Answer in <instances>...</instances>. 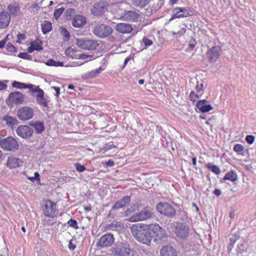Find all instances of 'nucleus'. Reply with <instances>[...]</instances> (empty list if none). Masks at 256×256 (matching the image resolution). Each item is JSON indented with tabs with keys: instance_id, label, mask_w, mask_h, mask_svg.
<instances>
[{
	"instance_id": "nucleus-44",
	"label": "nucleus",
	"mask_w": 256,
	"mask_h": 256,
	"mask_svg": "<svg viewBox=\"0 0 256 256\" xmlns=\"http://www.w3.org/2000/svg\"><path fill=\"white\" fill-rule=\"evenodd\" d=\"M74 166L76 170L80 172H83L86 170V168L84 166L82 165L79 162L75 163Z\"/></svg>"
},
{
	"instance_id": "nucleus-24",
	"label": "nucleus",
	"mask_w": 256,
	"mask_h": 256,
	"mask_svg": "<svg viewBox=\"0 0 256 256\" xmlns=\"http://www.w3.org/2000/svg\"><path fill=\"white\" fill-rule=\"evenodd\" d=\"M42 42L39 39L36 38L35 40L30 42V46L28 47L27 51L29 53L32 52L34 50H42Z\"/></svg>"
},
{
	"instance_id": "nucleus-60",
	"label": "nucleus",
	"mask_w": 256,
	"mask_h": 256,
	"mask_svg": "<svg viewBox=\"0 0 256 256\" xmlns=\"http://www.w3.org/2000/svg\"><path fill=\"white\" fill-rule=\"evenodd\" d=\"M196 46V42H190L188 44V46L190 50H192Z\"/></svg>"
},
{
	"instance_id": "nucleus-31",
	"label": "nucleus",
	"mask_w": 256,
	"mask_h": 256,
	"mask_svg": "<svg viewBox=\"0 0 256 256\" xmlns=\"http://www.w3.org/2000/svg\"><path fill=\"white\" fill-rule=\"evenodd\" d=\"M238 178V176L236 172L234 170H230V172H227L224 178H223V180H230L232 182L236 181Z\"/></svg>"
},
{
	"instance_id": "nucleus-26",
	"label": "nucleus",
	"mask_w": 256,
	"mask_h": 256,
	"mask_svg": "<svg viewBox=\"0 0 256 256\" xmlns=\"http://www.w3.org/2000/svg\"><path fill=\"white\" fill-rule=\"evenodd\" d=\"M221 54V48L219 46H215L209 50V61L214 62L218 58Z\"/></svg>"
},
{
	"instance_id": "nucleus-15",
	"label": "nucleus",
	"mask_w": 256,
	"mask_h": 256,
	"mask_svg": "<svg viewBox=\"0 0 256 256\" xmlns=\"http://www.w3.org/2000/svg\"><path fill=\"white\" fill-rule=\"evenodd\" d=\"M108 4L104 2H96L91 10V12L94 16H101L107 11Z\"/></svg>"
},
{
	"instance_id": "nucleus-47",
	"label": "nucleus",
	"mask_w": 256,
	"mask_h": 256,
	"mask_svg": "<svg viewBox=\"0 0 256 256\" xmlns=\"http://www.w3.org/2000/svg\"><path fill=\"white\" fill-rule=\"evenodd\" d=\"M244 146L240 144H236L234 147V150L236 152L240 153L244 150Z\"/></svg>"
},
{
	"instance_id": "nucleus-38",
	"label": "nucleus",
	"mask_w": 256,
	"mask_h": 256,
	"mask_svg": "<svg viewBox=\"0 0 256 256\" xmlns=\"http://www.w3.org/2000/svg\"><path fill=\"white\" fill-rule=\"evenodd\" d=\"M64 10V8L63 7H62L60 8H58V9H56L54 12V17L56 18V19H58L61 14H62Z\"/></svg>"
},
{
	"instance_id": "nucleus-1",
	"label": "nucleus",
	"mask_w": 256,
	"mask_h": 256,
	"mask_svg": "<svg viewBox=\"0 0 256 256\" xmlns=\"http://www.w3.org/2000/svg\"><path fill=\"white\" fill-rule=\"evenodd\" d=\"M147 224L138 223L132 224L130 227V232L132 236L140 242L149 244H150V236L146 234Z\"/></svg>"
},
{
	"instance_id": "nucleus-50",
	"label": "nucleus",
	"mask_w": 256,
	"mask_h": 256,
	"mask_svg": "<svg viewBox=\"0 0 256 256\" xmlns=\"http://www.w3.org/2000/svg\"><path fill=\"white\" fill-rule=\"evenodd\" d=\"M255 138L252 135H248L246 136V140L248 144H252Z\"/></svg>"
},
{
	"instance_id": "nucleus-48",
	"label": "nucleus",
	"mask_w": 256,
	"mask_h": 256,
	"mask_svg": "<svg viewBox=\"0 0 256 256\" xmlns=\"http://www.w3.org/2000/svg\"><path fill=\"white\" fill-rule=\"evenodd\" d=\"M26 86L29 88H26L29 89L31 92H36L37 94V92H36L38 90H42L39 88L38 86H35L32 84H26Z\"/></svg>"
},
{
	"instance_id": "nucleus-29",
	"label": "nucleus",
	"mask_w": 256,
	"mask_h": 256,
	"mask_svg": "<svg viewBox=\"0 0 256 256\" xmlns=\"http://www.w3.org/2000/svg\"><path fill=\"white\" fill-rule=\"evenodd\" d=\"M196 108L202 112H208V104L206 100H198L196 104Z\"/></svg>"
},
{
	"instance_id": "nucleus-43",
	"label": "nucleus",
	"mask_w": 256,
	"mask_h": 256,
	"mask_svg": "<svg viewBox=\"0 0 256 256\" xmlns=\"http://www.w3.org/2000/svg\"><path fill=\"white\" fill-rule=\"evenodd\" d=\"M186 32V29L185 28H182L178 32H172V34L174 36H176L177 37L180 38L184 35Z\"/></svg>"
},
{
	"instance_id": "nucleus-10",
	"label": "nucleus",
	"mask_w": 256,
	"mask_h": 256,
	"mask_svg": "<svg viewBox=\"0 0 256 256\" xmlns=\"http://www.w3.org/2000/svg\"><path fill=\"white\" fill-rule=\"evenodd\" d=\"M34 116V110L28 106H24L19 108L17 112L18 118L22 121L29 120Z\"/></svg>"
},
{
	"instance_id": "nucleus-28",
	"label": "nucleus",
	"mask_w": 256,
	"mask_h": 256,
	"mask_svg": "<svg viewBox=\"0 0 256 256\" xmlns=\"http://www.w3.org/2000/svg\"><path fill=\"white\" fill-rule=\"evenodd\" d=\"M3 120L6 122V125L12 128L14 126L18 124V120L16 118L6 115L4 116Z\"/></svg>"
},
{
	"instance_id": "nucleus-27",
	"label": "nucleus",
	"mask_w": 256,
	"mask_h": 256,
	"mask_svg": "<svg viewBox=\"0 0 256 256\" xmlns=\"http://www.w3.org/2000/svg\"><path fill=\"white\" fill-rule=\"evenodd\" d=\"M30 125L32 126V128H34L35 132L36 134H42L44 130V126L42 122L38 121L35 122H32L30 124Z\"/></svg>"
},
{
	"instance_id": "nucleus-7",
	"label": "nucleus",
	"mask_w": 256,
	"mask_h": 256,
	"mask_svg": "<svg viewBox=\"0 0 256 256\" xmlns=\"http://www.w3.org/2000/svg\"><path fill=\"white\" fill-rule=\"evenodd\" d=\"M24 100V94L19 92H14L9 94L6 102L9 106L12 107L14 104H22Z\"/></svg>"
},
{
	"instance_id": "nucleus-45",
	"label": "nucleus",
	"mask_w": 256,
	"mask_h": 256,
	"mask_svg": "<svg viewBox=\"0 0 256 256\" xmlns=\"http://www.w3.org/2000/svg\"><path fill=\"white\" fill-rule=\"evenodd\" d=\"M6 49L8 52H14L16 51V48L11 43L8 42L6 45Z\"/></svg>"
},
{
	"instance_id": "nucleus-42",
	"label": "nucleus",
	"mask_w": 256,
	"mask_h": 256,
	"mask_svg": "<svg viewBox=\"0 0 256 256\" xmlns=\"http://www.w3.org/2000/svg\"><path fill=\"white\" fill-rule=\"evenodd\" d=\"M34 176H26V178L30 180L32 182H34L36 180V181L40 182V176L38 172H34Z\"/></svg>"
},
{
	"instance_id": "nucleus-62",
	"label": "nucleus",
	"mask_w": 256,
	"mask_h": 256,
	"mask_svg": "<svg viewBox=\"0 0 256 256\" xmlns=\"http://www.w3.org/2000/svg\"><path fill=\"white\" fill-rule=\"evenodd\" d=\"M214 194L218 196H220L221 194H222V192L221 190H220V189H216L214 191Z\"/></svg>"
},
{
	"instance_id": "nucleus-59",
	"label": "nucleus",
	"mask_w": 256,
	"mask_h": 256,
	"mask_svg": "<svg viewBox=\"0 0 256 256\" xmlns=\"http://www.w3.org/2000/svg\"><path fill=\"white\" fill-rule=\"evenodd\" d=\"M114 161L112 160H108V162H107L106 163V166H109V167H112L114 166Z\"/></svg>"
},
{
	"instance_id": "nucleus-35",
	"label": "nucleus",
	"mask_w": 256,
	"mask_h": 256,
	"mask_svg": "<svg viewBox=\"0 0 256 256\" xmlns=\"http://www.w3.org/2000/svg\"><path fill=\"white\" fill-rule=\"evenodd\" d=\"M60 32L63 37L64 38L65 40H68L70 38V34L69 32L64 28H60Z\"/></svg>"
},
{
	"instance_id": "nucleus-6",
	"label": "nucleus",
	"mask_w": 256,
	"mask_h": 256,
	"mask_svg": "<svg viewBox=\"0 0 256 256\" xmlns=\"http://www.w3.org/2000/svg\"><path fill=\"white\" fill-rule=\"evenodd\" d=\"M153 216L152 210L150 208H145L143 210L138 213L132 216L129 218L128 221L130 222H135L144 220L150 219Z\"/></svg>"
},
{
	"instance_id": "nucleus-14",
	"label": "nucleus",
	"mask_w": 256,
	"mask_h": 256,
	"mask_svg": "<svg viewBox=\"0 0 256 256\" xmlns=\"http://www.w3.org/2000/svg\"><path fill=\"white\" fill-rule=\"evenodd\" d=\"M174 232L177 237L183 239L188 236L190 230L186 224L179 222L176 224Z\"/></svg>"
},
{
	"instance_id": "nucleus-56",
	"label": "nucleus",
	"mask_w": 256,
	"mask_h": 256,
	"mask_svg": "<svg viewBox=\"0 0 256 256\" xmlns=\"http://www.w3.org/2000/svg\"><path fill=\"white\" fill-rule=\"evenodd\" d=\"M56 61H54V60H52V59H49L46 63V64L47 66H56Z\"/></svg>"
},
{
	"instance_id": "nucleus-53",
	"label": "nucleus",
	"mask_w": 256,
	"mask_h": 256,
	"mask_svg": "<svg viewBox=\"0 0 256 256\" xmlns=\"http://www.w3.org/2000/svg\"><path fill=\"white\" fill-rule=\"evenodd\" d=\"M17 38L16 42L18 44H21V40L25 38V36L24 34H18L17 35Z\"/></svg>"
},
{
	"instance_id": "nucleus-8",
	"label": "nucleus",
	"mask_w": 256,
	"mask_h": 256,
	"mask_svg": "<svg viewBox=\"0 0 256 256\" xmlns=\"http://www.w3.org/2000/svg\"><path fill=\"white\" fill-rule=\"evenodd\" d=\"M43 213L46 216L51 218L55 217L58 213L56 204L50 200H46L43 209Z\"/></svg>"
},
{
	"instance_id": "nucleus-36",
	"label": "nucleus",
	"mask_w": 256,
	"mask_h": 256,
	"mask_svg": "<svg viewBox=\"0 0 256 256\" xmlns=\"http://www.w3.org/2000/svg\"><path fill=\"white\" fill-rule=\"evenodd\" d=\"M8 10L10 14H15L20 10V7L10 4L8 6Z\"/></svg>"
},
{
	"instance_id": "nucleus-61",
	"label": "nucleus",
	"mask_w": 256,
	"mask_h": 256,
	"mask_svg": "<svg viewBox=\"0 0 256 256\" xmlns=\"http://www.w3.org/2000/svg\"><path fill=\"white\" fill-rule=\"evenodd\" d=\"M52 88L56 92V96H58L60 95V88L58 86H53Z\"/></svg>"
},
{
	"instance_id": "nucleus-34",
	"label": "nucleus",
	"mask_w": 256,
	"mask_h": 256,
	"mask_svg": "<svg viewBox=\"0 0 256 256\" xmlns=\"http://www.w3.org/2000/svg\"><path fill=\"white\" fill-rule=\"evenodd\" d=\"M12 87L18 88V89H23V88H28V86H26V84L17 81H14L12 84Z\"/></svg>"
},
{
	"instance_id": "nucleus-52",
	"label": "nucleus",
	"mask_w": 256,
	"mask_h": 256,
	"mask_svg": "<svg viewBox=\"0 0 256 256\" xmlns=\"http://www.w3.org/2000/svg\"><path fill=\"white\" fill-rule=\"evenodd\" d=\"M74 240H70L68 242V248L70 250H74L76 248V244L73 243Z\"/></svg>"
},
{
	"instance_id": "nucleus-57",
	"label": "nucleus",
	"mask_w": 256,
	"mask_h": 256,
	"mask_svg": "<svg viewBox=\"0 0 256 256\" xmlns=\"http://www.w3.org/2000/svg\"><path fill=\"white\" fill-rule=\"evenodd\" d=\"M8 87L7 84L0 81V91L6 90Z\"/></svg>"
},
{
	"instance_id": "nucleus-46",
	"label": "nucleus",
	"mask_w": 256,
	"mask_h": 256,
	"mask_svg": "<svg viewBox=\"0 0 256 256\" xmlns=\"http://www.w3.org/2000/svg\"><path fill=\"white\" fill-rule=\"evenodd\" d=\"M142 41L143 43L144 44L146 48H148V47L152 46L153 44L152 41L146 37H144L142 40Z\"/></svg>"
},
{
	"instance_id": "nucleus-39",
	"label": "nucleus",
	"mask_w": 256,
	"mask_h": 256,
	"mask_svg": "<svg viewBox=\"0 0 256 256\" xmlns=\"http://www.w3.org/2000/svg\"><path fill=\"white\" fill-rule=\"evenodd\" d=\"M209 170L216 174H219L220 173V170L218 166L210 164H209Z\"/></svg>"
},
{
	"instance_id": "nucleus-21",
	"label": "nucleus",
	"mask_w": 256,
	"mask_h": 256,
	"mask_svg": "<svg viewBox=\"0 0 256 256\" xmlns=\"http://www.w3.org/2000/svg\"><path fill=\"white\" fill-rule=\"evenodd\" d=\"M115 30L118 32L122 34H130L133 30L132 25L126 23H118L115 27Z\"/></svg>"
},
{
	"instance_id": "nucleus-22",
	"label": "nucleus",
	"mask_w": 256,
	"mask_h": 256,
	"mask_svg": "<svg viewBox=\"0 0 256 256\" xmlns=\"http://www.w3.org/2000/svg\"><path fill=\"white\" fill-rule=\"evenodd\" d=\"M160 256H177L176 250L170 246H164L160 250Z\"/></svg>"
},
{
	"instance_id": "nucleus-5",
	"label": "nucleus",
	"mask_w": 256,
	"mask_h": 256,
	"mask_svg": "<svg viewBox=\"0 0 256 256\" xmlns=\"http://www.w3.org/2000/svg\"><path fill=\"white\" fill-rule=\"evenodd\" d=\"M0 146L3 150L14 152L18 150L19 144L14 138L8 136L4 139L0 138Z\"/></svg>"
},
{
	"instance_id": "nucleus-37",
	"label": "nucleus",
	"mask_w": 256,
	"mask_h": 256,
	"mask_svg": "<svg viewBox=\"0 0 256 256\" xmlns=\"http://www.w3.org/2000/svg\"><path fill=\"white\" fill-rule=\"evenodd\" d=\"M199 98V96L196 92L192 91L189 95V100L192 102H195Z\"/></svg>"
},
{
	"instance_id": "nucleus-19",
	"label": "nucleus",
	"mask_w": 256,
	"mask_h": 256,
	"mask_svg": "<svg viewBox=\"0 0 256 256\" xmlns=\"http://www.w3.org/2000/svg\"><path fill=\"white\" fill-rule=\"evenodd\" d=\"M10 16L9 14L5 10L0 12V29L6 28L10 24Z\"/></svg>"
},
{
	"instance_id": "nucleus-12",
	"label": "nucleus",
	"mask_w": 256,
	"mask_h": 256,
	"mask_svg": "<svg viewBox=\"0 0 256 256\" xmlns=\"http://www.w3.org/2000/svg\"><path fill=\"white\" fill-rule=\"evenodd\" d=\"M34 132L32 128L28 125L19 126L16 130V134L24 139H28L31 138Z\"/></svg>"
},
{
	"instance_id": "nucleus-3",
	"label": "nucleus",
	"mask_w": 256,
	"mask_h": 256,
	"mask_svg": "<svg viewBox=\"0 0 256 256\" xmlns=\"http://www.w3.org/2000/svg\"><path fill=\"white\" fill-rule=\"evenodd\" d=\"M76 44L80 48L88 50H96L100 45L98 40L88 38L77 39Z\"/></svg>"
},
{
	"instance_id": "nucleus-23",
	"label": "nucleus",
	"mask_w": 256,
	"mask_h": 256,
	"mask_svg": "<svg viewBox=\"0 0 256 256\" xmlns=\"http://www.w3.org/2000/svg\"><path fill=\"white\" fill-rule=\"evenodd\" d=\"M130 202V197L126 196H124L121 200L116 202L112 207V210H116L126 206Z\"/></svg>"
},
{
	"instance_id": "nucleus-58",
	"label": "nucleus",
	"mask_w": 256,
	"mask_h": 256,
	"mask_svg": "<svg viewBox=\"0 0 256 256\" xmlns=\"http://www.w3.org/2000/svg\"><path fill=\"white\" fill-rule=\"evenodd\" d=\"M8 36H7L6 37H8ZM6 40H7V38H6L0 41V48H3L4 46V45L6 44Z\"/></svg>"
},
{
	"instance_id": "nucleus-33",
	"label": "nucleus",
	"mask_w": 256,
	"mask_h": 256,
	"mask_svg": "<svg viewBox=\"0 0 256 256\" xmlns=\"http://www.w3.org/2000/svg\"><path fill=\"white\" fill-rule=\"evenodd\" d=\"M134 6L139 8H144L149 3V0H132Z\"/></svg>"
},
{
	"instance_id": "nucleus-4",
	"label": "nucleus",
	"mask_w": 256,
	"mask_h": 256,
	"mask_svg": "<svg viewBox=\"0 0 256 256\" xmlns=\"http://www.w3.org/2000/svg\"><path fill=\"white\" fill-rule=\"evenodd\" d=\"M157 211L168 218H174L176 215V210L174 206L166 202H160L156 204Z\"/></svg>"
},
{
	"instance_id": "nucleus-16",
	"label": "nucleus",
	"mask_w": 256,
	"mask_h": 256,
	"mask_svg": "<svg viewBox=\"0 0 256 256\" xmlns=\"http://www.w3.org/2000/svg\"><path fill=\"white\" fill-rule=\"evenodd\" d=\"M36 95L37 103L42 108H48L50 101L44 97V92L42 90H38Z\"/></svg>"
},
{
	"instance_id": "nucleus-64",
	"label": "nucleus",
	"mask_w": 256,
	"mask_h": 256,
	"mask_svg": "<svg viewBox=\"0 0 256 256\" xmlns=\"http://www.w3.org/2000/svg\"><path fill=\"white\" fill-rule=\"evenodd\" d=\"M84 210L86 212H90L92 210V206L90 205L84 207Z\"/></svg>"
},
{
	"instance_id": "nucleus-51",
	"label": "nucleus",
	"mask_w": 256,
	"mask_h": 256,
	"mask_svg": "<svg viewBox=\"0 0 256 256\" xmlns=\"http://www.w3.org/2000/svg\"><path fill=\"white\" fill-rule=\"evenodd\" d=\"M66 13L68 16H73L76 15V10L74 8H68L66 10Z\"/></svg>"
},
{
	"instance_id": "nucleus-13",
	"label": "nucleus",
	"mask_w": 256,
	"mask_h": 256,
	"mask_svg": "<svg viewBox=\"0 0 256 256\" xmlns=\"http://www.w3.org/2000/svg\"><path fill=\"white\" fill-rule=\"evenodd\" d=\"M172 14L170 21L175 18H186L190 16L189 8L186 7H176L172 10Z\"/></svg>"
},
{
	"instance_id": "nucleus-18",
	"label": "nucleus",
	"mask_w": 256,
	"mask_h": 256,
	"mask_svg": "<svg viewBox=\"0 0 256 256\" xmlns=\"http://www.w3.org/2000/svg\"><path fill=\"white\" fill-rule=\"evenodd\" d=\"M24 162L20 158L10 156L8 158L6 166L10 169L16 168L22 166Z\"/></svg>"
},
{
	"instance_id": "nucleus-41",
	"label": "nucleus",
	"mask_w": 256,
	"mask_h": 256,
	"mask_svg": "<svg viewBox=\"0 0 256 256\" xmlns=\"http://www.w3.org/2000/svg\"><path fill=\"white\" fill-rule=\"evenodd\" d=\"M103 69H102L101 68V67H100L98 68V69H96V70H92L90 73H89V76L90 78H94V77H95L98 74H99L100 72Z\"/></svg>"
},
{
	"instance_id": "nucleus-2",
	"label": "nucleus",
	"mask_w": 256,
	"mask_h": 256,
	"mask_svg": "<svg viewBox=\"0 0 256 256\" xmlns=\"http://www.w3.org/2000/svg\"><path fill=\"white\" fill-rule=\"evenodd\" d=\"M146 234H149L150 236V242L152 237L155 238L156 240H162L166 237V233L160 226L156 224H147Z\"/></svg>"
},
{
	"instance_id": "nucleus-9",
	"label": "nucleus",
	"mask_w": 256,
	"mask_h": 256,
	"mask_svg": "<svg viewBox=\"0 0 256 256\" xmlns=\"http://www.w3.org/2000/svg\"><path fill=\"white\" fill-rule=\"evenodd\" d=\"M113 30L110 26L102 24L96 25L93 30L94 34L100 38L107 37L111 34Z\"/></svg>"
},
{
	"instance_id": "nucleus-17",
	"label": "nucleus",
	"mask_w": 256,
	"mask_h": 256,
	"mask_svg": "<svg viewBox=\"0 0 256 256\" xmlns=\"http://www.w3.org/2000/svg\"><path fill=\"white\" fill-rule=\"evenodd\" d=\"M86 18L82 14L74 15L72 19V24L75 28H81L86 24Z\"/></svg>"
},
{
	"instance_id": "nucleus-63",
	"label": "nucleus",
	"mask_w": 256,
	"mask_h": 256,
	"mask_svg": "<svg viewBox=\"0 0 256 256\" xmlns=\"http://www.w3.org/2000/svg\"><path fill=\"white\" fill-rule=\"evenodd\" d=\"M130 60V56H128L126 57L124 60V67L126 64H128V62Z\"/></svg>"
},
{
	"instance_id": "nucleus-30",
	"label": "nucleus",
	"mask_w": 256,
	"mask_h": 256,
	"mask_svg": "<svg viewBox=\"0 0 256 256\" xmlns=\"http://www.w3.org/2000/svg\"><path fill=\"white\" fill-rule=\"evenodd\" d=\"M66 54L72 58L78 59L79 51L72 48H68L65 50Z\"/></svg>"
},
{
	"instance_id": "nucleus-32",
	"label": "nucleus",
	"mask_w": 256,
	"mask_h": 256,
	"mask_svg": "<svg viewBox=\"0 0 256 256\" xmlns=\"http://www.w3.org/2000/svg\"><path fill=\"white\" fill-rule=\"evenodd\" d=\"M52 30V23L50 21L44 20L42 24V30L44 34L49 32Z\"/></svg>"
},
{
	"instance_id": "nucleus-25",
	"label": "nucleus",
	"mask_w": 256,
	"mask_h": 256,
	"mask_svg": "<svg viewBox=\"0 0 256 256\" xmlns=\"http://www.w3.org/2000/svg\"><path fill=\"white\" fill-rule=\"evenodd\" d=\"M122 17L126 21L136 22L139 18V14L135 11H125Z\"/></svg>"
},
{
	"instance_id": "nucleus-20",
	"label": "nucleus",
	"mask_w": 256,
	"mask_h": 256,
	"mask_svg": "<svg viewBox=\"0 0 256 256\" xmlns=\"http://www.w3.org/2000/svg\"><path fill=\"white\" fill-rule=\"evenodd\" d=\"M114 253L118 256H129L130 249L128 245L126 244H120L114 248Z\"/></svg>"
},
{
	"instance_id": "nucleus-11",
	"label": "nucleus",
	"mask_w": 256,
	"mask_h": 256,
	"mask_svg": "<svg viewBox=\"0 0 256 256\" xmlns=\"http://www.w3.org/2000/svg\"><path fill=\"white\" fill-rule=\"evenodd\" d=\"M114 238L110 233H106L102 236L96 243L98 248H104L110 246L114 242Z\"/></svg>"
},
{
	"instance_id": "nucleus-54",
	"label": "nucleus",
	"mask_w": 256,
	"mask_h": 256,
	"mask_svg": "<svg viewBox=\"0 0 256 256\" xmlns=\"http://www.w3.org/2000/svg\"><path fill=\"white\" fill-rule=\"evenodd\" d=\"M90 56L85 54L84 53L80 54L79 52L78 59L85 60V59H86V58H90Z\"/></svg>"
},
{
	"instance_id": "nucleus-40",
	"label": "nucleus",
	"mask_w": 256,
	"mask_h": 256,
	"mask_svg": "<svg viewBox=\"0 0 256 256\" xmlns=\"http://www.w3.org/2000/svg\"><path fill=\"white\" fill-rule=\"evenodd\" d=\"M68 226H70L71 228H72L76 230H77L78 228V223H77V222L76 220H74V219H70L68 222Z\"/></svg>"
},
{
	"instance_id": "nucleus-55",
	"label": "nucleus",
	"mask_w": 256,
	"mask_h": 256,
	"mask_svg": "<svg viewBox=\"0 0 256 256\" xmlns=\"http://www.w3.org/2000/svg\"><path fill=\"white\" fill-rule=\"evenodd\" d=\"M203 84H197L195 87L196 92H200L203 90Z\"/></svg>"
},
{
	"instance_id": "nucleus-49",
	"label": "nucleus",
	"mask_w": 256,
	"mask_h": 256,
	"mask_svg": "<svg viewBox=\"0 0 256 256\" xmlns=\"http://www.w3.org/2000/svg\"><path fill=\"white\" fill-rule=\"evenodd\" d=\"M18 58L26 59V60H30L31 59V56L29 54H28L26 52H20L18 54Z\"/></svg>"
}]
</instances>
